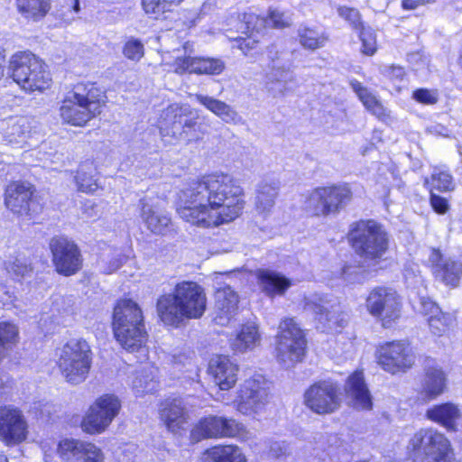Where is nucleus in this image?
Returning <instances> with one entry per match:
<instances>
[{"mask_svg": "<svg viewBox=\"0 0 462 462\" xmlns=\"http://www.w3.org/2000/svg\"><path fill=\"white\" fill-rule=\"evenodd\" d=\"M180 217L198 226H219L236 219L245 206L244 190L232 176H203L181 191Z\"/></svg>", "mask_w": 462, "mask_h": 462, "instance_id": "obj_1", "label": "nucleus"}, {"mask_svg": "<svg viewBox=\"0 0 462 462\" xmlns=\"http://www.w3.org/2000/svg\"><path fill=\"white\" fill-rule=\"evenodd\" d=\"M207 308L204 289L193 282H179L172 293L157 300V312L162 321L178 327L184 319H199Z\"/></svg>", "mask_w": 462, "mask_h": 462, "instance_id": "obj_2", "label": "nucleus"}, {"mask_svg": "<svg viewBox=\"0 0 462 462\" xmlns=\"http://www.w3.org/2000/svg\"><path fill=\"white\" fill-rule=\"evenodd\" d=\"M106 97L95 83H79L68 93L60 108L64 122L82 126L101 114Z\"/></svg>", "mask_w": 462, "mask_h": 462, "instance_id": "obj_3", "label": "nucleus"}, {"mask_svg": "<svg viewBox=\"0 0 462 462\" xmlns=\"http://www.w3.org/2000/svg\"><path fill=\"white\" fill-rule=\"evenodd\" d=\"M348 239L355 252L367 263L377 267L389 248V236L374 220H360L351 226Z\"/></svg>", "mask_w": 462, "mask_h": 462, "instance_id": "obj_4", "label": "nucleus"}, {"mask_svg": "<svg viewBox=\"0 0 462 462\" xmlns=\"http://www.w3.org/2000/svg\"><path fill=\"white\" fill-rule=\"evenodd\" d=\"M11 77L28 93L49 88L51 78L44 62L30 51H18L10 60Z\"/></svg>", "mask_w": 462, "mask_h": 462, "instance_id": "obj_5", "label": "nucleus"}, {"mask_svg": "<svg viewBox=\"0 0 462 462\" xmlns=\"http://www.w3.org/2000/svg\"><path fill=\"white\" fill-rule=\"evenodd\" d=\"M412 462H452L453 451L448 438L437 430L420 429L408 445Z\"/></svg>", "mask_w": 462, "mask_h": 462, "instance_id": "obj_6", "label": "nucleus"}, {"mask_svg": "<svg viewBox=\"0 0 462 462\" xmlns=\"http://www.w3.org/2000/svg\"><path fill=\"white\" fill-rule=\"evenodd\" d=\"M91 364L92 352L84 339L69 340L59 354V368L66 381L71 384H79L86 380Z\"/></svg>", "mask_w": 462, "mask_h": 462, "instance_id": "obj_7", "label": "nucleus"}, {"mask_svg": "<svg viewBox=\"0 0 462 462\" xmlns=\"http://www.w3.org/2000/svg\"><path fill=\"white\" fill-rule=\"evenodd\" d=\"M353 192L347 184L318 187L305 201V209L315 217L338 214L351 200Z\"/></svg>", "mask_w": 462, "mask_h": 462, "instance_id": "obj_8", "label": "nucleus"}, {"mask_svg": "<svg viewBox=\"0 0 462 462\" xmlns=\"http://www.w3.org/2000/svg\"><path fill=\"white\" fill-rule=\"evenodd\" d=\"M161 134L176 142H186L197 138V116L189 105L171 104L161 115Z\"/></svg>", "mask_w": 462, "mask_h": 462, "instance_id": "obj_9", "label": "nucleus"}, {"mask_svg": "<svg viewBox=\"0 0 462 462\" xmlns=\"http://www.w3.org/2000/svg\"><path fill=\"white\" fill-rule=\"evenodd\" d=\"M277 360L285 368L301 362L305 356L306 339L302 330L292 319H283L279 326Z\"/></svg>", "mask_w": 462, "mask_h": 462, "instance_id": "obj_10", "label": "nucleus"}, {"mask_svg": "<svg viewBox=\"0 0 462 462\" xmlns=\"http://www.w3.org/2000/svg\"><path fill=\"white\" fill-rule=\"evenodd\" d=\"M369 313L381 320L384 328H390L401 317L402 303L395 291L376 287L366 299Z\"/></svg>", "mask_w": 462, "mask_h": 462, "instance_id": "obj_11", "label": "nucleus"}, {"mask_svg": "<svg viewBox=\"0 0 462 462\" xmlns=\"http://www.w3.org/2000/svg\"><path fill=\"white\" fill-rule=\"evenodd\" d=\"M340 388L330 380L319 381L304 393V404L317 414H329L340 407Z\"/></svg>", "mask_w": 462, "mask_h": 462, "instance_id": "obj_12", "label": "nucleus"}, {"mask_svg": "<svg viewBox=\"0 0 462 462\" xmlns=\"http://www.w3.org/2000/svg\"><path fill=\"white\" fill-rule=\"evenodd\" d=\"M121 402L114 394H104L90 406L82 421L83 430L90 434L104 431L117 416Z\"/></svg>", "mask_w": 462, "mask_h": 462, "instance_id": "obj_13", "label": "nucleus"}, {"mask_svg": "<svg viewBox=\"0 0 462 462\" xmlns=\"http://www.w3.org/2000/svg\"><path fill=\"white\" fill-rule=\"evenodd\" d=\"M50 249L53 264L60 274L70 276L81 269V254L73 241L64 236H55L50 241Z\"/></svg>", "mask_w": 462, "mask_h": 462, "instance_id": "obj_14", "label": "nucleus"}, {"mask_svg": "<svg viewBox=\"0 0 462 462\" xmlns=\"http://www.w3.org/2000/svg\"><path fill=\"white\" fill-rule=\"evenodd\" d=\"M305 310L316 315L317 319L324 324V328L337 330L346 324V315L341 311L337 300L314 295L306 300Z\"/></svg>", "mask_w": 462, "mask_h": 462, "instance_id": "obj_15", "label": "nucleus"}, {"mask_svg": "<svg viewBox=\"0 0 462 462\" xmlns=\"http://www.w3.org/2000/svg\"><path fill=\"white\" fill-rule=\"evenodd\" d=\"M377 359L383 370L394 374L411 368L415 356L409 345L402 341H393L380 347Z\"/></svg>", "mask_w": 462, "mask_h": 462, "instance_id": "obj_16", "label": "nucleus"}, {"mask_svg": "<svg viewBox=\"0 0 462 462\" xmlns=\"http://www.w3.org/2000/svg\"><path fill=\"white\" fill-rule=\"evenodd\" d=\"M28 433V424L22 411L11 405L0 408V439L7 445L23 442Z\"/></svg>", "mask_w": 462, "mask_h": 462, "instance_id": "obj_17", "label": "nucleus"}, {"mask_svg": "<svg viewBox=\"0 0 462 462\" xmlns=\"http://www.w3.org/2000/svg\"><path fill=\"white\" fill-rule=\"evenodd\" d=\"M58 455L65 462H104L105 455L94 443L74 439L61 440Z\"/></svg>", "mask_w": 462, "mask_h": 462, "instance_id": "obj_18", "label": "nucleus"}, {"mask_svg": "<svg viewBox=\"0 0 462 462\" xmlns=\"http://www.w3.org/2000/svg\"><path fill=\"white\" fill-rule=\"evenodd\" d=\"M268 392L262 377L246 380L239 391L237 410L243 414L260 411L267 402Z\"/></svg>", "mask_w": 462, "mask_h": 462, "instance_id": "obj_19", "label": "nucleus"}, {"mask_svg": "<svg viewBox=\"0 0 462 462\" xmlns=\"http://www.w3.org/2000/svg\"><path fill=\"white\" fill-rule=\"evenodd\" d=\"M243 430L244 426L235 420H227L218 416H208L199 421L193 430V434L205 439L236 437Z\"/></svg>", "mask_w": 462, "mask_h": 462, "instance_id": "obj_20", "label": "nucleus"}, {"mask_svg": "<svg viewBox=\"0 0 462 462\" xmlns=\"http://www.w3.org/2000/svg\"><path fill=\"white\" fill-rule=\"evenodd\" d=\"M432 273L436 279L446 285L457 286L462 276V263L451 258H445L439 250L431 249L429 256Z\"/></svg>", "mask_w": 462, "mask_h": 462, "instance_id": "obj_21", "label": "nucleus"}, {"mask_svg": "<svg viewBox=\"0 0 462 462\" xmlns=\"http://www.w3.org/2000/svg\"><path fill=\"white\" fill-rule=\"evenodd\" d=\"M32 194V187L30 184L13 182L5 190V206L14 214L29 215L31 211H35Z\"/></svg>", "mask_w": 462, "mask_h": 462, "instance_id": "obj_22", "label": "nucleus"}, {"mask_svg": "<svg viewBox=\"0 0 462 462\" xmlns=\"http://www.w3.org/2000/svg\"><path fill=\"white\" fill-rule=\"evenodd\" d=\"M225 69V63L219 59L202 57H177L174 71L178 74L196 73L219 75Z\"/></svg>", "mask_w": 462, "mask_h": 462, "instance_id": "obj_23", "label": "nucleus"}, {"mask_svg": "<svg viewBox=\"0 0 462 462\" xmlns=\"http://www.w3.org/2000/svg\"><path fill=\"white\" fill-rule=\"evenodd\" d=\"M139 207L141 219L148 230L155 235H164L169 231L171 217L158 209L153 198L141 199Z\"/></svg>", "mask_w": 462, "mask_h": 462, "instance_id": "obj_24", "label": "nucleus"}, {"mask_svg": "<svg viewBox=\"0 0 462 462\" xmlns=\"http://www.w3.org/2000/svg\"><path fill=\"white\" fill-rule=\"evenodd\" d=\"M116 341L128 352H145L147 332L144 325H113Z\"/></svg>", "mask_w": 462, "mask_h": 462, "instance_id": "obj_25", "label": "nucleus"}, {"mask_svg": "<svg viewBox=\"0 0 462 462\" xmlns=\"http://www.w3.org/2000/svg\"><path fill=\"white\" fill-rule=\"evenodd\" d=\"M237 365L228 357L218 356L212 358L208 365V373L218 387L226 391L232 388L237 381Z\"/></svg>", "mask_w": 462, "mask_h": 462, "instance_id": "obj_26", "label": "nucleus"}, {"mask_svg": "<svg viewBox=\"0 0 462 462\" xmlns=\"http://www.w3.org/2000/svg\"><path fill=\"white\" fill-rule=\"evenodd\" d=\"M160 419L172 433L183 430L188 422V411L180 399L167 400L160 409Z\"/></svg>", "mask_w": 462, "mask_h": 462, "instance_id": "obj_27", "label": "nucleus"}, {"mask_svg": "<svg viewBox=\"0 0 462 462\" xmlns=\"http://www.w3.org/2000/svg\"><path fill=\"white\" fill-rule=\"evenodd\" d=\"M238 310V296L231 287L219 289L216 293V324L226 326Z\"/></svg>", "mask_w": 462, "mask_h": 462, "instance_id": "obj_28", "label": "nucleus"}, {"mask_svg": "<svg viewBox=\"0 0 462 462\" xmlns=\"http://www.w3.org/2000/svg\"><path fill=\"white\" fill-rule=\"evenodd\" d=\"M346 392L352 405L357 410H370L373 406L371 394L362 372L356 371L347 379Z\"/></svg>", "mask_w": 462, "mask_h": 462, "instance_id": "obj_29", "label": "nucleus"}, {"mask_svg": "<svg viewBox=\"0 0 462 462\" xmlns=\"http://www.w3.org/2000/svg\"><path fill=\"white\" fill-rule=\"evenodd\" d=\"M294 80V73L290 68L273 66L266 74L265 88L273 97H281L291 90L290 84Z\"/></svg>", "mask_w": 462, "mask_h": 462, "instance_id": "obj_30", "label": "nucleus"}, {"mask_svg": "<svg viewBox=\"0 0 462 462\" xmlns=\"http://www.w3.org/2000/svg\"><path fill=\"white\" fill-rule=\"evenodd\" d=\"M426 417L448 431H456L457 420L461 418V411L457 404L446 402L429 408Z\"/></svg>", "mask_w": 462, "mask_h": 462, "instance_id": "obj_31", "label": "nucleus"}, {"mask_svg": "<svg viewBox=\"0 0 462 462\" xmlns=\"http://www.w3.org/2000/svg\"><path fill=\"white\" fill-rule=\"evenodd\" d=\"M30 130V122L25 116H16L0 120V134L10 143H23Z\"/></svg>", "mask_w": 462, "mask_h": 462, "instance_id": "obj_32", "label": "nucleus"}, {"mask_svg": "<svg viewBox=\"0 0 462 462\" xmlns=\"http://www.w3.org/2000/svg\"><path fill=\"white\" fill-rule=\"evenodd\" d=\"M144 325L143 311L131 299H121L114 308L112 325Z\"/></svg>", "mask_w": 462, "mask_h": 462, "instance_id": "obj_33", "label": "nucleus"}, {"mask_svg": "<svg viewBox=\"0 0 462 462\" xmlns=\"http://www.w3.org/2000/svg\"><path fill=\"white\" fill-rule=\"evenodd\" d=\"M193 97L199 104L225 123L237 125L242 121L238 113L226 102L202 94H195Z\"/></svg>", "mask_w": 462, "mask_h": 462, "instance_id": "obj_34", "label": "nucleus"}, {"mask_svg": "<svg viewBox=\"0 0 462 462\" xmlns=\"http://www.w3.org/2000/svg\"><path fill=\"white\" fill-rule=\"evenodd\" d=\"M279 183L276 180H263L258 183L255 197V208L259 214H269L279 194Z\"/></svg>", "mask_w": 462, "mask_h": 462, "instance_id": "obj_35", "label": "nucleus"}, {"mask_svg": "<svg viewBox=\"0 0 462 462\" xmlns=\"http://www.w3.org/2000/svg\"><path fill=\"white\" fill-rule=\"evenodd\" d=\"M350 86L365 108L374 116L382 121H385L390 118L389 111H387L377 97L359 81L352 80L350 82Z\"/></svg>", "mask_w": 462, "mask_h": 462, "instance_id": "obj_36", "label": "nucleus"}, {"mask_svg": "<svg viewBox=\"0 0 462 462\" xmlns=\"http://www.w3.org/2000/svg\"><path fill=\"white\" fill-rule=\"evenodd\" d=\"M445 388V375L442 370L437 367H429L420 392L424 401H430L440 395Z\"/></svg>", "mask_w": 462, "mask_h": 462, "instance_id": "obj_37", "label": "nucleus"}, {"mask_svg": "<svg viewBox=\"0 0 462 462\" xmlns=\"http://www.w3.org/2000/svg\"><path fill=\"white\" fill-rule=\"evenodd\" d=\"M261 335L258 326L254 322H247L241 327L231 346L234 351L244 353L259 346Z\"/></svg>", "mask_w": 462, "mask_h": 462, "instance_id": "obj_38", "label": "nucleus"}, {"mask_svg": "<svg viewBox=\"0 0 462 462\" xmlns=\"http://www.w3.org/2000/svg\"><path fill=\"white\" fill-rule=\"evenodd\" d=\"M258 282L262 291L270 297L283 294L291 286L289 279L270 271H260L258 273Z\"/></svg>", "mask_w": 462, "mask_h": 462, "instance_id": "obj_39", "label": "nucleus"}, {"mask_svg": "<svg viewBox=\"0 0 462 462\" xmlns=\"http://www.w3.org/2000/svg\"><path fill=\"white\" fill-rule=\"evenodd\" d=\"M203 462H246L245 457L237 446H215L202 455Z\"/></svg>", "mask_w": 462, "mask_h": 462, "instance_id": "obj_40", "label": "nucleus"}, {"mask_svg": "<svg viewBox=\"0 0 462 462\" xmlns=\"http://www.w3.org/2000/svg\"><path fill=\"white\" fill-rule=\"evenodd\" d=\"M156 369L145 365L142 370L136 372L135 377L132 382L133 390L136 395L144 393H152L158 388V383L155 380Z\"/></svg>", "mask_w": 462, "mask_h": 462, "instance_id": "obj_41", "label": "nucleus"}, {"mask_svg": "<svg viewBox=\"0 0 462 462\" xmlns=\"http://www.w3.org/2000/svg\"><path fill=\"white\" fill-rule=\"evenodd\" d=\"M96 167L92 162L81 163L75 175L78 190L85 193H94L98 189Z\"/></svg>", "mask_w": 462, "mask_h": 462, "instance_id": "obj_42", "label": "nucleus"}, {"mask_svg": "<svg viewBox=\"0 0 462 462\" xmlns=\"http://www.w3.org/2000/svg\"><path fill=\"white\" fill-rule=\"evenodd\" d=\"M16 5L24 17L34 21L43 18L51 8L50 0H16Z\"/></svg>", "mask_w": 462, "mask_h": 462, "instance_id": "obj_43", "label": "nucleus"}, {"mask_svg": "<svg viewBox=\"0 0 462 462\" xmlns=\"http://www.w3.org/2000/svg\"><path fill=\"white\" fill-rule=\"evenodd\" d=\"M298 38L300 45L310 51L322 48L328 40L325 32L307 26L299 27Z\"/></svg>", "mask_w": 462, "mask_h": 462, "instance_id": "obj_44", "label": "nucleus"}, {"mask_svg": "<svg viewBox=\"0 0 462 462\" xmlns=\"http://www.w3.org/2000/svg\"><path fill=\"white\" fill-rule=\"evenodd\" d=\"M5 269L16 281L31 277L33 273L32 261L27 257H16L14 260L9 261L5 263Z\"/></svg>", "mask_w": 462, "mask_h": 462, "instance_id": "obj_45", "label": "nucleus"}, {"mask_svg": "<svg viewBox=\"0 0 462 462\" xmlns=\"http://www.w3.org/2000/svg\"><path fill=\"white\" fill-rule=\"evenodd\" d=\"M425 183L430 187V192L433 191V189L450 191L454 189L451 174L448 171L440 168H435L431 173L430 179H426Z\"/></svg>", "mask_w": 462, "mask_h": 462, "instance_id": "obj_46", "label": "nucleus"}, {"mask_svg": "<svg viewBox=\"0 0 462 462\" xmlns=\"http://www.w3.org/2000/svg\"><path fill=\"white\" fill-rule=\"evenodd\" d=\"M17 336L18 329L14 324L0 322V361L7 356L15 344Z\"/></svg>", "mask_w": 462, "mask_h": 462, "instance_id": "obj_47", "label": "nucleus"}, {"mask_svg": "<svg viewBox=\"0 0 462 462\" xmlns=\"http://www.w3.org/2000/svg\"><path fill=\"white\" fill-rule=\"evenodd\" d=\"M375 270L376 267H368L364 260L362 263H349L342 268V278L348 283H359L365 279V273L369 270Z\"/></svg>", "mask_w": 462, "mask_h": 462, "instance_id": "obj_48", "label": "nucleus"}, {"mask_svg": "<svg viewBox=\"0 0 462 462\" xmlns=\"http://www.w3.org/2000/svg\"><path fill=\"white\" fill-rule=\"evenodd\" d=\"M181 0H142L144 12L153 19H159L166 12L171 11L173 5Z\"/></svg>", "mask_w": 462, "mask_h": 462, "instance_id": "obj_49", "label": "nucleus"}, {"mask_svg": "<svg viewBox=\"0 0 462 462\" xmlns=\"http://www.w3.org/2000/svg\"><path fill=\"white\" fill-rule=\"evenodd\" d=\"M427 321L431 333L439 337L449 330L453 323V317L440 310L439 314L438 313L431 316V318H427Z\"/></svg>", "mask_w": 462, "mask_h": 462, "instance_id": "obj_50", "label": "nucleus"}, {"mask_svg": "<svg viewBox=\"0 0 462 462\" xmlns=\"http://www.w3.org/2000/svg\"><path fill=\"white\" fill-rule=\"evenodd\" d=\"M244 33L245 36L237 37L235 42H236V47L241 50L245 55H247L252 51L255 50L258 45V32H254L251 31Z\"/></svg>", "mask_w": 462, "mask_h": 462, "instance_id": "obj_51", "label": "nucleus"}, {"mask_svg": "<svg viewBox=\"0 0 462 462\" xmlns=\"http://www.w3.org/2000/svg\"><path fill=\"white\" fill-rule=\"evenodd\" d=\"M337 14L340 17L346 20L354 30L359 31L364 27L361 20V14L357 9L339 6L337 8Z\"/></svg>", "mask_w": 462, "mask_h": 462, "instance_id": "obj_52", "label": "nucleus"}, {"mask_svg": "<svg viewBox=\"0 0 462 462\" xmlns=\"http://www.w3.org/2000/svg\"><path fill=\"white\" fill-rule=\"evenodd\" d=\"M412 98L420 104L432 106L438 103L439 94L437 89L418 88L412 92Z\"/></svg>", "mask_w": 462, "mask_h": 462, "instance_id": "obj_53", "label": "nucleus"}, {"mask_svg": "<svg viewBox=\"0 0 462 462\" xmlns=\"http://www.w3.org/2000/svg\"><path fill=\"white\" fill-rule=\"evenodd\" d=\"M359 37L362 42V51L366 55H373L377 49L376 38L371 28L359 30Z\"/></svg>", "mask_w": 462, "mask_h": 462, "instance_id": "obj_54", "label": "nucleus"}, {"mask_svg": "<svg viewBox=\"0 0 462 462\" xmlns=\"http://www.w3.org/2000/svg\"><path fill=\"white\" fill-rule=\"evenodd\" d=\"M269 22L277 29H283L291 24V15L278 8L269 10Z\"/></svg>", "mask_w": 462, "mask_h": 462, "instance_id": "obj_55", "label": "nucleus"}, {"mask_svg": "<svg viewBox=\"0 0 462 462\" xmlns=\"http://www.w3.org/2000/svg\"><path fill=\"white\" fill-rule=\"evenodd\" d=\"M143 45L139 40H129L124 47V54L132 60H139L143 56Z\"/></svg>", "mask_w": 462, "mask_h": 462, "instance_id": "obj_56", "label": "nucleus"}, {"mask_svg": "<svg viewBox=\"0 0 462 462\" xmlns=\"http://www.w3.org/2000/svg\"><path fill=\"white\" fill-rule=\"evenodd\" d=\"M420 311L426 317L431 318V316L439 314L441 310L439 307L430 300V299H421Z\"/></svg>", "mask_w": 462, "mask_h": 462, "instance_id": "obj_57", "label": "nucleus"}, {"mask_svg": "<svg viewBox=\"0 0 462 462\" xmlns=\"http://www.w3.org/2000/svg\"><path fill=\"white\" fill-rule=\"evenodd\" d=\"M430 204L433 209L439 214H444L448 209V200L440 196L430 192Z\"/></svg>", "mask_w": 462, "mask_h": 462, "instance_id": "obj_58", "label": "nucleus"}, {"mask_svg": "<svg viewBox=\"0 0 462 462\" xmlns=\"http://www.w3.org/2000/svg\"><path fill=\"white\" fill-rule=\"evenodd\" d=\"M384 74L390 79L402 80L405 75V71L402 67L392 65L384 69Z\"/></svg>", "mask_w": 462, "mask_h": 462, "instance_id": "obj_59", "label": "nucleus"}, {"mask_svg": "<svg viewBox=\"0 0 462 462\" xmlns=\"http://www.w3.org/2000/svg\"><path fill=\"white\" fill-rule=\"evenodd\" d=\"M11 381L7 374L0 373V399L9 393Z\"/></svg>", "mask_w": 462, "mask_h": 462, "instance_id": "obj_60", "label": "nucleus"}, {"mask_svg": "<svg viewBox=\"0 0 462 462\" xmlns=\"http://www.w3.org/2000/svg\"><path fill=\"white\" fill-rule=\"evenodd\" d=\"M436 0H402V7L406 10H413L418 6L434 3Z\"/></svg>", "mask_w": 462, "mask_h": 462, "instance_id": "obj_61", "label": "nucleus"}, {"mask_svg": "<svg viewBox=\"0 0 462 462\" xmlns=\"http://www.w3.org/2000/svg\"><path fill=\"white\" fill-rule=\"evenodd\" d=\"M268 58L272 60L273 62V65H272V68L273 66H276V67H285L284 65H281L279 60H280V54L278 52V51L276 50V47L272 45L268 48Z\"/></svg>", "mask_w": 462, "mask_h": 462, "instance_id": "obj_62", "label": "nucleus"}, {"mask_svg": "<svg viewBox=\"0 0 462 462\" xmlns=\"http://www.w3.org/2000/svg\"><path fill=\"white\" fill-rule=\"evenodd\" d=\"M5 62V50L0 47V79L4 77Z\"/></svg>", "mask_w": 462, "mask_h": 462, "instance_id": "obj_63", "label": "nucleus"}, {"mask_svg": "<svg viewBox=\"0 0 462 462\" xmlns=\"http://www.w3.org/2000/svg\"><path fill=\"white\" fill-rule=\"evenodd\" d=\"M72 8H73L75 13H79V12L80 7H79V0H74V5H73Z\"/></svg>", "mask_w": 462, "mask_h": 462, "instance_id": "obj_64", "label": "nucleus"}]
</instances>
